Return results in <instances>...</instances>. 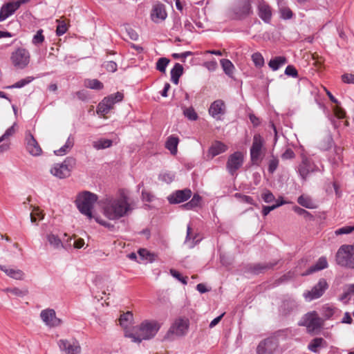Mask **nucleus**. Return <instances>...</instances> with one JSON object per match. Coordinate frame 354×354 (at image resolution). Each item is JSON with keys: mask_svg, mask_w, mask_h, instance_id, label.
<instances>
[{"mask_svg": "<svg viewBox=\"0 0 354 354\" xmlns=\"http://www.w3.org/2000/svg\"><path fill=\"white\" fill-rule=\"evenodd\" d=\"M30 209H31L32 212H34L35 214V216L37 218H38L39 220H42L44 218V215L42 213V212L39 209L38 207H35V206H33L31 205L30 206Z\"/></svg>", "mask_w": 354, "mask_h": 354, "instance_id": "62", "label": "nucleus"}, {"mask_svg": "<svg viewBox=\"0 0 354 354\" xmlns=\"http://www.w3.org/2000/svg\"><path fill=\"white\" fill-rule=\"evenodd\" d=\"M263 139L259 134H255L250 149L251 161L253 165H259L261 160V151L263 146Z\"/></svg>", "mask_w": 354, "mask_h": 354, "instance_id": "9", "label": "nucleus"}, {"mask_svg": "<svg viewBox=\"0 0 354 354\" xmlns=\"http://www.w3.org/2000/svg\"><path fill=\"white\" fill-rule=\"evenodd\" d=\"M275 263H263V264H256L253 266L252 268V272L254 274H259L261 272H263V271L272 268Z\"/></svg>", "mask_w": 354, "mask_h": 354, "instance_id": "39", "label": "nucleus"}, {"mask_svg": "<svg viewBox=\"0 0 354 354\" xmlns=\"http://www.w3.org/2000/svg\"><path fill=\"white\" fill-rule=\"evenodd\" d=\"M15 124H14L12 127L8 128L6 131V132L0 137V142L8 139L10 136L14 135V133H15Z\"/></svg>", "mask_w": 354, "mask_h": 354, "instance_id": "53", "label": "nucleus"}, {"mask_svg": "<svg viewBox=\"0 0 354 354\" xmlns=\"http://www.w3.org/2000/svg\"><path fill=\"white\" fill-rule=\"evenodd\" d=\"M338 265L354 269V245H344L341 246L336 254Z\"/></svg>", "mask_w": 354, "mask_h": 354, "instance_id": "4", "label": "nucleus"}, {"mask_svg": "<svg viewBox=\"0 0 354 354\" xmlns=\"http://www.w3.org/2000/svg\"><path fill=\"white\" fill-rule=\"evenodd\" d=\"M261 198L263 200V201L266 203H270L273 201H275V197L273 195V194L270 191L267 189L262 193Z\"/></svg>", "mask_w": 354, "mask_h": 354, "instance_id": "51", "label": "nucleus"}, {"mask_svg": "<svg viewBox=\"0 0 354 354\" xmlns=\"http://www.w3.org/2000/svg\"><path fill=\"white\" fill-rule=\"evenodd\" d=\"M61 351L65 354H80L81 346L77 340L75 339H62L57 342Z\"/></svg>", "mask_w": 354, "mask_h": 354, "instance_id": "13", "label": "nucleus"}, {"mask_svg": "<svg viewBox=\"0 0 354 354\" xmlns=\"http://www.w3.org/2000/svg\"><path fill=\"white\" fill-rule=\"evenodd\" d=\"M227 149V146L220 141H216L214 142L209 149V155L211 158L225 152Z\"/></svg>", "mask_w": 354, "mask_h": 354, "instance_id": "26", "label": "nucleus"}, {"mask_svg": "<svg viewBox=\"0 0 354 354\" xmlns=\"http://www.w3.org/2000/svg\"><path fill=\"white\" fill-rule=\"evenodd\" d=\"M299 325L306 327L310 333L319 330L322 326V320L315 312L306 314L299 322Z\"/></svg>", "mask_w": 354, "mask_h": 354, "instance_id": "7", "label": "nucleus"}, {"mask_svg": "<svg viewBox=\"0 0 354 354\" xmlns=\"http://www.w3.org/2000/svg\"><path fill=\"white\" fill-rule=\"evenodd\" d=\"M30 59V53L24 48H18L12 53L10 56V60L13 66L19 69H24L27 67L29 64Z\"/></svg>", "mask_w": 354, "mask_h": 354, "instance_id": "6", "label": "nucleus"}, {"mask_svg": "<svg viewBox=\"0 0 354 354\" xmlns=\"http://www.w3.org/2000/svg\"><path fill=\"white\" fill-rule=\"evenodd\" d=\"M295 157V153L290 149H287L281 155V158L284 160L292 159Z\"/></svg>", "mask_w": 354, "mask_h": 354, "instance_id": "64", "label": "nucleus"}, {"mask_svg": "<svg viewBox=\"0 0 354 354\" xmlns=\"http://www.w3.org/2000/svg\"><path fill=\"white\" fill-rule=\"evenodd\" d=\"M26 149L32 156H39L42 153V149L30 132H27L25 138Z\"/></svg>", "mask_w": 354, "mask_h": 354, "instance_id": "16", "label": "nucleus"}, {"mask_svg": "<svg viewBox=\"0 0 354 354\" xmlns=\"http://www.w3.org/2000/svg\"><path fill=\"white\" fill-rule=\"evenodd\" d=\"M277 347V343L274 339L268 338L261 341L257 348V354H274Z\"/></svg>", "mask_w": 354, "mask_h": 354, "instance_id": "18", "label": "nucleus"}, {"mask_svg": "<svg viewBox=\"0 0 354 354\" xmlns=\"http://www.w3.org/2000/svg\"><path fill=\"white\" fill-rule=\"evenodd\" d=\"M179 139L178 137L170 136L168 137L165 142V147L170 151L172 155H175L177 153V147Z\"/></svg>", "mask_w": 354, "mask_h": 354, "instance_id": "30", "label": "nucleus"}, {"mask_svg": "<svg viewBox=\"0 0 354 354\" xmlns=\"http://www.w3.org/2000/svg\"><path fill=\"white\" fill-rule=\"evenodd\" d=\"M158 178H159L160 180L169 184V183H171L174 180L175 176L174 174H172L171 172L166 171V172L161 173L159 175Z\"/></svg>", "mask_w": 354, "mask_h": 354, "instance_id": "48", "label": "nucleus"}, {"mask_svg": "<svg viewBox=\"0 0 354 354\" xmlns=\"http://www.w3.org/2000/svg\"><path fill=\"white\" fill-rule=\"evenodd\" d=\"M76 160L73 157H67L62 163H55L50 169V173L59 178H65L71 174Z\"/></svg>", "mask_w": 354, "mask_h": 354, "instance_id": "5", "label": "nucleus"}, {"mask_svg": "<svg viewBox=\"0 0 354 354\" xmlns=\"http://www.w3.org/2000/svg\"><path fill=\"white\" fill-rule=\"evenodd\" d=\"M183 115L188 120L192 121H195L198 119V116L195 110L192 107H184L183 109Z\"/></svg>", "mask_w": 354, "mask_h": 354, "instance_id": "41", "label": "nucleus"}, {"mask_svg": "<svg viewBox=\"0 0 354 354\" xmlns=\"http://www.w3.org/2000/svg\"><path fill=\"white\" fill-rule=\"evenodd\" d=\"M138 255L142 260H147L150 262H153L156 257L154 254L149 252L146 249H140L138 250Z\"/></svg>", "mask_w": 354, "mask_h": 354, "instance_id": "42", "label": "nucleus"}, {"mask_svg": "<svg viewBox=\"0 0 354 354\" xmlns=\"http://www.w3.org/2000/svg\"><path fill=\"white\" fill-rule=\"evenodd\" d=\"M189 328V320L187 319L178 318L170 327L167 335L180 337L185 335Z\"/></svg>", "mask_w": 354, "mask_h": 354, "instance_id": "14", "label": "nucleus"}, {"mask_svg": "<svg viewBox=\"0 0 354 354\" xmlns=\"http://www.w3.org/2000/svg\"><path fill=\"white\" fill-rule=\"evenodd\" d=\"M160 324L156 320H144L136 327L133 332H127L125 336L131 339L132 342L140 343L142 340L153 338L159 329Z\"/></svg>", "mask_w": 354, "mask_h": 354, "instance_id": "2", "label": "nucleus"}, {"mask_svg": "<svg viewBox=\"0 0 354 354\" xmlns=\"http://www.w3.org/2000/svg\"><path fill=\"white\" fill-rule=\"evenodd\" d=\"M342 80L344 83L354 84V75L348 73L344 74L342 75Z\"/></svg>", "mask_w": 354, "mask_h": 354, "instance_id": "63", "label": "nucleus"}, {"mask_svg": "<svg viewBox=\"0 0 354 354\" xmlns=\"http://www.w3.org/2000/svg\"><path fill=\"white\" fill-rule=\"evenodd\" d=\"M224 73L230 77L232 78L234 75L235 66L232 62L227 59H222L220 61Z\"/></svg>", "mask_w": 354, "mask_h": 354, "instance_id": "28", "label": "nucleus"}, {"mask_svg": "<svg viewBox=\"0 0 354 354\" xmlns=\"http://www.w3.org/2000/svg\"><path fill=\"white\" fill-rule=\"evenodd\" d=\"M74 145V139L72 137H68L65 145L57 150L54 151L57 156H64L71 151Z\"/></svg>", "mask_w": 354, "mask_h": 354, "instance_id": "33", "label": "nucleus"}, {"mask_svg": "<svg viewBox=\"0 0 354 354\" xmlns=\"http://www.w3.org/2000/svg\"><path fill=\"white\" fill-rule=\"evenodd\" d=\"M328 288V285L326 279H320L318 283L313 287L311 290L306 291L304 293V297L308 301L318 299L323 295Z\"/></svg>", "mask_w": 354, "mask_h": 354, "instance_id": "12", "label": "nucleus"}, {"mask_svg": "<svg viewBox=\"0 0 354 354\" xmlns=\"http://www.w3.org/2000/svg\"><path fill=\"white\" fill-rule=\"evenodd\" d=\"M75 95L82 101H86L90 98L87 90H80L75 93Z\"/></svg>", "mask_w": 354, "mask_h": 354, "instance_id": "58", "label": "nucleus"}, {"mask_svg": "<svg viewBox=\"0 0 354 354\" xmlns=\"http://www.w3.org/2000/svg\"><path fill=\"white\" fill-rule=\"evenodd\" d=\"M46 239L49 245L54 249H60L64 247L63 243L61 241V239L54 234H47Z\"/></svg>", "mask_w": 354, "mask_h": 354, "instance_id": "32", "label": "nucleus"}, {"mask_svg": "<svg viewBox=\"0 0 354 354\" xmlns=\"http://www.w3.org/2000/svg\"><path fill=\"white\" fill-rule=\"evenodd\" d=\"M328 267V262L325 257H320L316 263L312 266L305 273L302 275H308L315 272L322 270Z\"/></svg>", "mask_w": 354, "mask_h": 354, "instance_id": "25", "label": "nucleus"}, {"mask_svg": "<svg viewBox=\"0 0 354 354\" xmlns=\"http://www.w3.org/2000/svg\"><path fill=\"white\" fill-rule=\"evenodd\" d=\"M167 12L164 5L161 3L155 4L151 12V19L155 23H159L167 17Z\"/></svg>", "mask_w": 354, "mask_h": 354, "instance_id": "20", "label": "nucleus"}, {"mask_svg": "<svg viewBox=\"0 0 354 354\" xmlns=\"http://www.w3.org/2000/svg\"><path fill=\"white\" fill-rule=\"evenodd\" d=\"M285 74L288 76L297 77L298 75V72L295 66L292 65H288L285 69Z\"/></svg>", "mask_w": 354, "mask_h": 354, "instance_id": "54", "label": "nucleus"}, {"mask_svg": "<svg viewBox=\"0 0 354 354\" xmlns=\"http://www.w3.org/2000/svg\"><path fill=\"white\" fill-rule=\"evenodd\" d=\"M243 163V153L241 152L236 151L229 156L226 167L229 173L231 175H234L235 172L242 166Z\"/></svg>", "mask_w": 354, "mask_h": 354, "instance_id": "15", "label": "nucleus"}, {"mask_svg": "<svg viewBox=\"0 0 354 354\" xmlns=\"http://www.w3.org/2000/svg\"><path fill=\"white\" fill-rule=\"evenodd\" d=\"M252 60L257 68H261L264 66V58L259 52H256L252 55Z\"/></svg>", "mask_w": 354, "mask_h": 354, "instance_id": "40", "label": "nucleus"}, {"mask_svg": "<svg viewBox=\"0 0 354 354\" xmlns=\"http://www.w3.org/2000/svg\"><path fill=\"white\" fill-rule=\"evenodd\" d=\"M281 17L283 19H290L292 17V12L289 8L282 6L279 8Z\"/></svg>", "mask_w": 354, "mask_h": 354, "instance_id": "50", "label": "nucleus"}, {"mask_svg": "<svg viewBox=\"0 0 354 354\" xmlns=\"http://www.w3.org/2000/svg\"><path fill=\"white\" fill-rule=\"evenodd\" d=\"M328 95L330 100L336 104L335 107H334V113L337 118H344L345 117V112L343 109H342L338 106L337 100L331 94V93L328 90H324Z\"/></svg>", "mask_w": 354, "mask_h": 354, "instance_id": "34", "label": "nucleus"}, {"mask_svg": "<svg viewBox=\"0 0 354 354\" xmlns=\"http://www.w3.org/2000/svg\"><path fill=\"white\" fill-rule=\"evenodd\" d=\"M297 203L302 207H304L308 209L317 208L316 203L312 200V198L309 196L307 195H301L297 198Z\"/></svg>", "mask_w": 354, "mask_h": 354, "instance_id": "31", "label": "nucleus"}, {"mask_svg": "<svg viewBox=\"0 0 354 354\" xmlns=\"http://www.w3.org/2000/svg\"><path fill=\"white\" fill-rule=\"evenodd\" d=\"M192 196V192L189 189L178 190L168 196V201L171 204L183 203L189 199Z\"/></svg>", "mask_w": 354, "mask_h": 354, "instance_id": "19", "label": "nucleus"}, {"mask_svg": "<svg viewBox=\"0 0 354 354\" xmlns=\"http://www.w3.org/2000/svg\"><path fill=\"white\" fill-rule=\"evenodd\" d=\"M325 340L322 337H317L313 339L308 346V348L313 352L318 353V348L323 346Z\"/></svg>", "mask_w": 354, "mask_h": 354, "instance_id": "36", "label": "nucleus"}, {"mask_svg": "<svg viewBox=\"0 0 354 354\" xmlns=\"http://www.w3.org/2000/svg\"><path fill=\"white\" fill-rule=\"evenodd\" d=\"M123 98V94L117 92L114 95H111L104 99L98 104L97 109V114L105 115L113 108L115 103L120 102Z\"/></svg>", "mask_w": 354, "mask_h": 354, "instance_id": "8", "label": "nucleus"}, {"mask_svg": "<svg viewBox=\"0 0 354 354\" xmlns=\"http://www.w3.org/2000/svg\"><path fill=\"white\" fill-rule=\"evenodd\" d=\"M169 63V59L166 57H161L156 62V69L160 72L165 73L166 68Z\"/></svg>", "mask_w": 354, "mask_h": 354, "instance_id": "46", "label": "nucleus"}, {"mask_svg": "<svg viewBox=\"0 0 354 354\" xmlns=\"http://www.w3.org/2000/svg\"><path fill=\"white\" fill-rule=\"evenodd\" d=\"M209 113L214 118L219 119L225 113V104L223 101L217 100L212 102L209 109Z\"/></svg>", "mask_w": 354, "mask_h": 354, "instance_id": "22", "label": "nucleus"}, {"mask_svg": "<svg viewBox=\"0 0 354 354\" xmlns=\"http://www.w3.org/2000/svg\"><path fill=\"white\" fill-rule=\"evenodd\" d=\"M278 165H279V160L275 157H272V158L269 161V165H268L269 172L272 174L277 169Z\"/></svg>", "mask_w": 354, "mask_h": 354, "instance_id": "57", "label": "nucleus"}, {"mask_svg": "<svg viewBox=\"0 0 354 354\" xmlns=\"http://www.w3.org/2000/svg\"><path fill=\"white\" fill-rule=\"evenodd\" d=\"M333 144V138L330 136H326L319 143V148L322 150L329 149Z\"/></svg>", "mask_w": 354, "mask_h": 354, "instance_id": "45", "label": "nucleus"}, {"mask_svg": "<svg viewBox=\"0 0 354 354\" xmlns=\"http://www.w3.org/2000/svg\"><path fill=\"white\" fill-rule=\"evenodd\" d=\"M133 320V314L131 312H127L120 315L119 322L121 326L127 328Z\"/></svg>", "mask_w": 354, "mask_h": 354, "instance_id": "37", "label": "nucleus"}, {"mask_svg": "<svg viewBox=\"0 0 354 354\" xmlns=\"http://www.w3.org/2000/svg\"><path fill=\"white\" fill-rule=\"evenodd\" d=\"M84 86L86 88H102L103 87L102 84L97 80H86L84 81Z\"/></svg>", "mask_w": 354, "mask_h": 354, "instance_id": "44", "label": "nucleus"}, {"mask_svg": "<svg viewBox=\"0 0 354 354\" xmlns=\"http://www.w3.org/2000/svg\"><path fill=\"white\" fill-rule=\"evenodd\" d=\"M293 210L299 215L303 216L305 218L308 217H312L311 214L305 210L304 209H302L298 206L293 207Z\"/></svg>", "mask_w": 354, "mask_h": 354, "instance_id": "61", "label": "nucleus"}, {"mask_svg": "<svg viewBox=\"0 0 354 354\" xmlns=\"http://www.w3.org/2000/svg\"><path fill=\"white\" fill-rule=\"evenodd\" d=\"M59 24L56 29V33L57 35L61 36L64 35L68 30L67 26L64 22H59V20H57Z\"/></svg>", "mask_w": 354, "mask_h": 354, "instance_id": "55", "label": "nucleus"}, {"mask_svg": "<svg viewBox=\"0 0 354 354\" xmlns=\"http://www.w3.org/2000/svg\"><path fill=\"white\" fill-rule=\"evenodd\" d=\"M183 67L179 63H176L173 68L171 70V82L177 85L179 82L180 77L183 75Z\"/></svg>", "mask_w": 354, "mask_h": 354, "instance_id": "29", "label": "nucleus"}, {"mask_svg": "<svg viewBox=\"0 0 354 354\" xmlns=\"http://www.w3.org/2000/svg\"><path fill=\"white\" fill-rule=\"evenodd\" d=\"M17 9L14 2H8L3 4L0 10V22L5 21L13 15Z\"/></svg>", "mask_w": 354, "mask_h": 354, "instance_id": "24", "label": "nucleus"}, {"mask_svg": "<svg viewBox=\"0 0 354 354\" xmlns=\"http://www.w3.org/2000/svg\"><path fill=\"white\" fill-rule=\"evenodd\" d=\"M102 213L109 220H118L131 211L129 197L122 192L115 197H106L100 201Z\"/></svg>", "mask_w": 354, "mask_h": 354, "instance_id": "1", "label": "nucleus"}, {"mask_svg": "<svg viewBox=\"0 0 354 354\" xmlns=\"http://www.w3.org/2000/svg\"><path fill=\"white\" fill-rule=\"evenodd\" d=\"M112 140L109 139H100L93 142V147L97 149H104L110 147L112 145Z\"/></svg>", "mask_w": 354, "mask_h": 354, "instance_id": "35", "label": "nucleus"}, {"mask_svg": "<svg viewBox=\"0 0 354 354\" xmlns=\"http://www.w3.org/2000/svg\"><path fill=\"white\" fill-rule=\"evenodd\" d=\"M3 291L6 292H10L12 295L17 296V297H24L26 295H28V291L27 289H19L18 288H8L4 289Z\"/></svg>", "mask_w": 354, "mask_h": 354, "instance_id": "43", "label": "nucleus"}, {"mask_svg": "<svg viewBox=\"0 0 354 354\" xmlns=\"http://www.w3.org/2000/svg\"><path fill=\"white\" fill-rule=\"evenodd\" d=\"M318 170V167L315 165V163L307 158H303L298 167L299 175L304 180H306L307 177L310 174Z\"/></svg>", "mask_w": 354, "mask_h": 354, "instance_id": "17", "label": "nucleus"}, {"mask_svg": "<svg viewBox=\"0 0 354 354\" xmlns=\"http://www.w3.org/2000/svg\"><path fill=\"white\" fill-rule=\"evenodd\" d=\"M170 274L176 279H177L178 281L182 282L183 284H187V278L183 277L179 272L174 269L170 270Z\"/></svg>", "mask_w": 354, "mask_h": 354, "instance_id": "59", "label": "nucleus"}, {"mask_svg": "<svg viewBox=\"0 0 354 354\" xmlns=\"http://www.w3.org/2000/svg\"><path fill=\"white\" fill-rule=\"evenodd\" d=\"M288 202L286 201H282L281 202H277V203L270 205V206H263L262 214L263 216H267L271 211L275 209L276 208L280 207L282 205L287 204Z\"/></svg>", "mask_w": 354, "mask_h": 354, "instance_id": "47", "label": "nucleus"}, {"mask_svg": "<svg viewBox=\"0 0 354 354\" xmlns=\"http://www.w3.org/2000/svg\"><path fill=\"white\" fill-rule=\"evenodd\" d=\"M40 318L43 323L49 328L59 326L62 322L56 315V312L53 308H46L40 313Z\"/></svg>", "mask_w": 354, "mask_h": 354, "instance_id": "11", "label": "nucleus"}, {"mask_svg": "<svg viewBox=\"0 0 354 354\" xmlns=\"http://www.w3.org/2000/svg\"><path fill=\"white\" fill-rule=\"evenodd\" d=\"M287 63V59L283 56H277L271 59L268 62V66L273 71L279 70Z\"/></svg>", "mask_w": 354, "mask_h": 354, "instance_id": "27", "label": "nucleus"}, {"mask_svg": "<svg viewBox=\"0 0 354 354\" xmlns=\"http://www.w3.org/2000/svg\"><path fill=\"white\" fill-rule=\"evenodd\" d=\"M0 270L3 271L8 277L15 280H24L25 273L16 267L6 266L0 265Z\"/></svg>", "mask_w": 354, "mask_h": 354, "instance_id": "21", "label": "nucleus"}, {"mask_svg": "<svg viewBox=\"0 0 354 354\" xmlns=\"http://www.w3.org/2000/svg\"><path fill=\"white\" fill-rule=\"evenodd\" d=\"M234 196L240 199L242 202L254 205L252 198L249 196L242 195L241 194L236 193L235 194Z\"/></svg>", "mask_w": 354, "mask_h": 354, "instance_id": "60", "label": "nucleus"}, {"mask_svg": "<svg viewBox=\"0 0 354 354\" xmlns=\"http://www.w3.org/2000/svg\"><path fill=\"white\" fill-rule=\"evenodd\" d=\"M232 18L234 19H243L252 12V7L249 0H240L232 9Z\"/></svg>", "mask_w": 354, "mask_h": 354, "instance_id": "10", "label": "nucleus"}, {"mask_svg": "<svg viewBox=\"0 0 354 354\" xmlns=\"http://www.w3.org/2000/svg\"><path fill=\"white\" fill-rule=\"evenodd\" d=\"M44 41V36L43 35V30H37L36 34L33 36L32 42L35 45L41 44Z\"/></svg>", "mask_w": 354, "mask_h": 354, "instance_id": "52", "label": "nucleus"}, {"mask_svg": "<svg viewBox=\"0 0 354 354\" xmlns=\"http://www.w3.org/2000/svg\"><path fill=\"white\" fill-rule=\"evenodd\" d=\"M103 66L107 71L111 73L116 71L118 67L117 64L113 61L106 62L104 63Z\"/></svg>", "mask_w": 354, "mask_h": 354, "instance_id": "56", "label": "nucleus"}, {"mask_svg": "<svg viewBox=\"0 0 354 354\" xmlns=\"http://www.w3.org/2000/svg\"><path fill=\"white\" fill-rule=\"evenodd\" d=\"M97 200V195L89 192H84L78 195L75 203L80 212L86 215L88 218H91V210Z\"/></svg>", "mask_w": 354, "mask_h": 354, "instance_id": "3", "label": "nucleus"}, {"mask_svg": "<svg viewBox=\"0 0 354 354\" xmlns=\"http://www.w3.org/2000/svg\"><path fill=\"white\" fill-rule=\"evenodd\" d=\"M258 14L259 17L266 23H269L272 17L271 8L264 1H261L258 6Z\"/></svg>", "mask_w": 354, "mask_h": 354, "instance_id": "23", "label": "nucleus"}, {"mask_svg": "<svg viewBox=\"0 0 354 354\" xmlns=\"http://www.w3.org/2000/svg\"><path fill=\"white\" fill-rule=\"evenodd\" d=\"M201 201V197L198 195H194L192 199L187 203L185 204L183 207H184L187 209H190L198 205Z\"/></svg>", "mask_w": 354, "mask_h": 354, "instance_id": "49", "label": "nucleus"}, {"mask_svg": "<svg viewBox=\"0 0 354 354\" xmlns=\"http://www.w3.org/2000/svg\"><path fill=\"white\" fill-rule=\"evenodd\" d=\"M34 78L32 77H26V78L21 79L11 86H8L5 88H20L26 86L30 83Z\"/></svg>", "mask_w": 354, "mask_h": 354, "instance_id": "38", "label": "nucleus"}]
</instances>
